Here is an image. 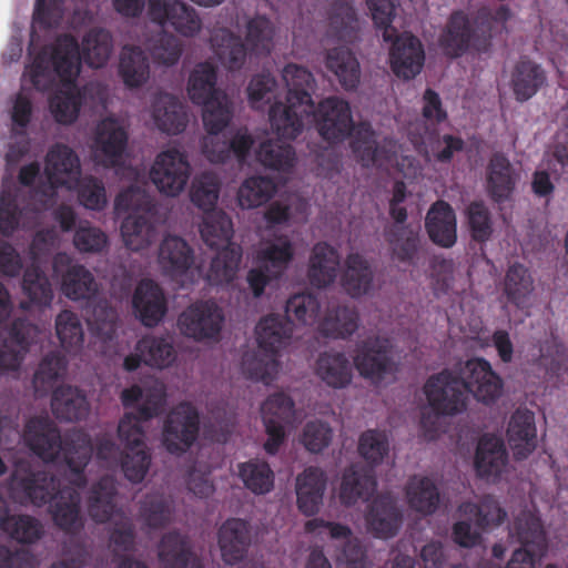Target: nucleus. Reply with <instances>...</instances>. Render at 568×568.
Here are the masks:
<instances>
[{"mask_svg":"<svg viewBox=\"0 0 568 568\" xmlns=\"http://www.w3.org/2000/svg\"><path fill=\"white\" fill-rule=\"evenodd\" d=\"M80 70V44L69 33L58 36L52 44L43 47L30 65V81L37 90H49L53 73L64 85L50 99V111L60 124H71L78 119L85 98L87 87L79 89L75 85Z\"/></svg>","mask_w":568,"mask_h":568,"instance_id":"obj_1","label":"nucleus"},{"mask_svg":"<svg viewBox=\"0 0 568 568\" xmlns=\"http://www.w3.org/2000/svg\"><path fill=\"white\" fill-rule=\"evenodd\" d=\"M503 381L484 358L458 362L432 375L424 385L427 403L438 416H454L467 408L468 395L481 403H494L501 394Z\"/></svg>","mask_w":568,"mask_h":568,"instance_id":"obj_2","label":"nucleus"},{"mask_svg":"<svg viewBox=\"0 0 568 568\" xmlns=\"http://www.w3.org/2000/svg\"><path fill=\"white\" fill-rule=\"evenodd\" d=\"M220 190V180L212 172L196 175L190 187L191 202L204 213L201 237L209 247L217 250L207 272L209 282L215 285L232 282L242 260V247L231 242L234 233L231 217L215 209Z\"/></svg>","mask_w":568,"mask_h":568,"instance_id":"obj_3","label":"nucleus"},{"mask_svg":"<svg viewBox=\"0 0 568 568\" xmlns=\"http://www.w3.org/2000/svg\"><path fill=\"white\" fill-rule=\"evenodd\" d=\"M30 449L43 462L63 460L73 474L71 483L79 488L87 485L84 468L89 464L93 445L88 434L72 430L63 437L57 425L47 418H32L26 426Z\"/></svg>","mask_w":568,"mask_h":568,"instance_id":"obj_4","label":"nucleus"},{"mask_svg":"<svg viewBox=\"0 0 568 568\" xmlns=\"http://www.w3.org/2000/svg\"><path fill=\"white\" fill-rule=\"evenodd\" d=\"M12 493L21 504L41 507L50 503L53 523L65 534L75 535L84 527L80 493L72 487L60 488L59 480L47 471H30L17 479Z\"/></svg>","mask_w":568,"mask_h":568,"instance_id":"obj_5","label":"nucleus"},{"mask_svg":"<svg viewBox=\"0 0 568 568\" xmlns=\"http://www.w3.org/2000/svg\"><path fill=\"white\" fill-rule=\"evenodd\" d=\"M141 400L136 410L125 413L118 426L119 439L125 444L128 449L122 459L123 474L129 481L134 484L143 481L152 460L141 423L162 413L166 403L164 387L155 385L146 388Z\"/></svg>","mask_w":568,"mask_h":568,"instance_id":"obj_6","label":"nucleus"},{"mask_svg":"<svg viewBox=\"0 0 568 568\" xmlns=\"http://www.w3.org/2000/svg\"><path fill=\"white\" fill-rule=\"evenodd\" d=\"M282 78L287 88L286 101L275 102L270 106V123L280 136L296 139L314 110L312 92L315 79L306 68L295 63L285 65Z\"/></svg>","mask_w":568,"mask_h":568,"instance_id":"obj_7","label":"nucleus"},{"mask_svg":"<svg viewBox=\"0 0 568 568\" xmlns=\"http://www.w3.org/2000/svg\"><path fill=\"white\" fill-rule=\"evenodd\" d=\"M372 19L377 29L383 30L385 42H393L389 60L393 72L405 80L414 79L425 61V52L420 40L412 33L397 36L392 26L395 6L392 0H367Z\"/></svg>","mask_w":568,"mask_h":568,"instance_id":"obj_8","label":"nucleus"},{"mask_svg":"<svg viewBox=\"0 0 568 568\" xmlns=\"http://www.w3.org/2000/svg\"><path fill=\"white\" fill-rule=\"evenodd\" d=\"M291 338V326L277 316H265L256 326L257 352H246L242 357L243 374L252 381L270 384L276 376L280 349Z\"/></svg>","mask_w":568,"mask_h":568,"instance_id":"obj_9","label":"nucleus"},{"mask_svg":"<svg viewBox=\"0 0 568 568\" xmlns=\"http://www.w3.org/2000/svg\"><path fill=\"white\" fill-rule=\"evenodd\" d=\"M116 494L113 477H101L90 489L88 513L95 523L111 521V544L119 550L129 551L134 547L135 527L131 517L116 507Z\"/></svg>","mask_w":568,"mask_h":568,"instance_id":"obj_10","label":"nucleus"},{"mask_svg":"<svg viewBox=\"0 0 568 568\" xmlns=\"http://www.w3.org/2000/svg\"><path fill=\"white\" fill-rule=\"evenodd\" d=\"M217 74L209 63H200L189 78L187 94L194 104L203 106V123L211 131L225 129L233 115L227 95L216 88Z\"/></svg>","mask_w":568,"mask_h":568,"instance_id":"obj_11","label":"nucleus"},{"mask_svg":"<svg viewBox=\"0 0 568 568\" xmlns=\"http://www.w3.org/2000/svg\"><path fill=\"white\" fill-rule=\"evenodd\" d=\"M144 197L139 190L129 187L115 197V210L129 212L121 224V235L125 246L131 251L149 247L158 237L156 226L148 211H140Z\"/></svg>","mask_w":568,"mask_h":568,"instance_id":"obj_12","label":"nucleus"},{"mask_svg":"<svg viewBox=\"0 0 568 568\" xmlns=\"http://www.w3.org/2000/svg\"><path fill=\"white\" fill-rule=\"evenodd\" d=\"M509 536L521 547L513 552L506 568H535L536 560L547 552L548 542L542 523L529 510L517 515L509 528Z\"/></svg>","mask_w":568,"mask_h":568,"instance_id":"obj_13","label":"nucleus"},{"mask_svg":"<svg viewBox=\"0 0 568 568\" xmlns=\"http://www.w3.org/2000/svg\"><path fill=\"white\" fill-rule=\"evenodd\" d=\"M354 365L361 376L379 384L397 372L394 345L383 336L367 337L356 344Z\"/></svg>","mask_w":568,"mask_h":568,"instance_id":"obj_14","label":"nucleus"},{"mask_svg":"<svg viewBox=\"0 0 568 568\" xmlns=\"http://www.w3.org/2000/svg\"><path fill=\"white\" fill-rule=\"evenodd\" d=\"M200 433V414L187 402L178 404L166 415L162 428V445L172 455L186 453Z\"/></svg>","mask_w":568,"mask_h":568,"instance_id":"obj_15","label":"nucleus"},{"mask_svg":"<svg viewBox=\"0 0 568 568\" xmlns=\"http://www.w3.org/2000/svg\"><path fill=\"white\" fill-rule=\"evenodd\" d=\"M224 323L223 310L212 300L196 301L178 316L180 333L196 342L216 338Z\"/></svg>","mask_w":568,"mask_h":568,"instance_id":"obj_16","label":"nucleus"},{"mask_svg":"<svg viewBox=\"0 0 568 568\" xmlns=\"http://www.w3.org/2000/svg\"><path fill=\"white\" fill-rule=\"evenodd\" d=\"M321 138L331 145L347 140L354 126L351 105L338 97H328L321 101L311 113Z\"/></svg>","mask_w":568,"mask_h":568,"instance_id":"obj_17","label":"nucleus"},{"mask_svg":"<svg viewBox=\"0 0 568 568\" xmlns=\"http://www.w3.org/2000/svg\"><path fill=\"white\" fill-rule=\"evenodd\" d=\"M261 414L267 435L264 450L275 455L285 442V426L294 420L295 404L285 393H274L262 404Z\"/></svg>","mask_w":568,"mask_h":568,"instance_id":"obj_18","label":"nucleus"},{"mask_svg":"<svg viewBox=\"0 0 568 568\" xmlns=\"http://www.w3.org/2000/svg\"><path fill=\"white\" fill-rule=\"evenodd\" d=\"M190 174L187 156L172 148L158 154L150 171V179L161 193L176 196L185 187Z\"/></svg>","mask_w":568,"mask_h":568,"instance_id":"obj_19","label":"nucleus"},{"mask_svg":"<svg viewBox=\"0 0 568 568\" xmlns=\"http://www.w3.org/2000/svg\"><path fill=\"white\" fill-rule=\"evenodd\" d=\"M44 173L48 185L43 195L53 196L60 186L73 190L81 175L80 159L70 146L57 143L47 153Z\"/></svg>","mask_w":568,"mask_h":568,"instance_id":"obj_20","label":"nucleus"},{"mask_svg":"<svg viewBox=\"0 0 568 568\" xmlns=\"http://www.w3.org/2000/svg\"><path fill=\"white\" fill-rule=\"evenodd\" d=\"M126 130L114 118L103 119L97 126L92 158L97 165L105 169L120 166L128 146Z\"/></svg>","mask_w":568,"mask_h":568,"instance_id":"obj_21","label":"nucleus"},{"mask_svg":"<svg viewBox=\"0 0 568 568\" xmlns=\"http://www.w3.org/2000/svg\"><path fill=\"white\" fill-rule=\"evenodd\" d=\"M148 16L152 22L171 26L184 37L195 36L202 27L195 9L181 0H149Z\"/></svg>","mask_w":568,"mask_h":568,"instance_id":"obj_22","label":"nucleus"},{"mask_svg":"<svg viewBox=\"0 0 568 568\" xmlns=\"http://www.w3.org/2000/svg\"><path fill=\"white\" fill-rule=\"evenodd\" d=\"M135 317L146 327H155L168 312V301L163 288L151 278L141 280L132 296Z\"/></svg>","mask_w":568,"mask_h":568,"instance_id":"obj_23","label":"nucleus"},{"mask_svg":"<svg viewBox=\"0 0 568 568\" xmlns=\"http://www.w3.org/2000/svg\"><path fill=\"white\" fill-rule=\"evenodd\" d=\"M328 530L333 539H343L345 544L337 556V568H366V551L357 538H352V530L348 526L326 521L322 518H313L305 524L306 532L313 534L318 529Z\"/></svg>","mask_w":568,"mask_h":568,"instance_id":"obj_24","label":"nucleus"},{"mask_svg":"<svg viewBox=\"0 0 568 568\" xmlns=\"http://www.w3.org/2000/svg\"><path fill=\"white\" fill-rule=\"evenodd\" d=\"M403 515L395 499L388 494L378 495L365 514L367 530L377 538L394 537L402 526Z\"/></svg>","mask_w":568,"mask_h":568,"instance_id":"obj_25","label":"nucleus"},{"mask_svg":"<svg viewBox=\"0 0 568 568\" xmlns=\"http://www.w3.org/2000/svg\"><path fill=\"white\" fill-rule=\"evenodd\" d=\"M384 235L394 260L413 266L417 265L426 245L418 225H393L385 230Z\"/></svg>","mask_w":568,"mask_h":568,"instance_id":"obj_26","label":"nucleus"},{"mask_svg":"<svg viewBox=\"0 0 568 568\" xmlns=\"http://www.w3.org/2000/svg\"><path fill=\"white\" fill-rule=\"evenodd\" d=\"M217 541L225 564L234 565L242 561L252 541L248 521L241 518L226 519L219 529Z\"/></svg>","mask_w":568,"mask_h":568,"instance_id":"obj_27","label":"nucleus"},{"mask_svg":"<svg viewBox=\"0 0 568 568\" xmlns=\"http://www.w3.org/2000/svg\"><path fill=\"white\" fill-rule=\"evenodd\" d=\"M507 436L514 457L517 460L526 459L537 447L535 414L528 409H517L510 417Z\"/></svg>","mask_w":568,"mask_h":568,"instance_id":"obj_28","label":"nucleus"},{"mask_svg":"<svg viewBox=\"0 0 568 568\" xmlns=\"http://www.w3.org/2000/svg\"><path fill=\"white\" fill-rule=\"evenodd\" d=\"M508 454L504 442L495 436H483L477 445L474 466L478 477L497 479L505 470Z\"/></svg>","mask_w":568,"mask_h":568,"instance_id":"obj_29","label":"nucleus"},{"mask_svg":"<svg viewBox=\"0 0 568 568\" xmlns=\"http://www.w3.org/2000/svg\"><path fill=\"white\" fill-rule=\"evenodd\" d=\"M425 227L433 243L442 247H452L457 240L456 214L445 201H436L428 210Z\"/></svg>","mask_w":568,"mask_h":568,"instance_id":"obj_30","label":"nucleus"},{"mask_svg":"<svg viewBox=\"0 0 568 568\" xmlns=\"http://www.w3.org/2000/svg\"><path fill=\"white\" fill-rule=\"evenodd\" d=\"M327 477L324 470L310 466L296 478V496L298 509L306 516L320 510L326 489Z\"/></svg>","mask_w":568,"mask_h":568,"instance_id":"obj_31","label":"nucleus"},{"mask_svg":"<svg viewBox=\"0 0 568 568\" xmlns=\"http://www.w3.org/2000/svg\"><path fill=\"white\" fill-rule=\"evenodd\" d=\"M546 83L544 68L526 57L520 58L511 71L510 84L518 102L530 100Z\"/></svg>","mask_w":568,"mask_h":568,"instance_id":"obj_32","label":"nucleus"},{"mask_svg":"<svg viewBox=\"0 0 568 568\" xmlns=\"http://www.w3.org/2000/svg\"><path fill=\"white\" fill-rule=\"evenodd\" d=\"M339 266L338 252L326 242L314 245L310 256L307 277L312 286L324 288L333 284Z\"/></svg>","mask_w":568,"mask_h":568,"instance_id":"obj_33","label":"nucleus"},{"mask_svg":"<svg viewBox=\"0 0 568 568\" xmlns=\"http://www.w3.org/2000/svg\"><path fill=\"white\" fill-rule=\"evenodd\" d=\"M152 118L158 129L168 134L183 132L189 122L184 105L170 93H160L154 98Z\"/></svg>","mask_w":568,"mask_h":568,"instance_id":"obj_34","label":"nucleus"},{"mask_svg":"<svg viewBox=\"0 0 568 568\" xmlns=\"http://www.w3.org/2000/svg\"><path fill=\"white\" fill-rule=\"evenodd\" d=\"M377 486L373 468L353 465L345 469L341 483L339 498L344 505L367 500Z\"/></svg>","mask_w":568,"mask_h":568,"instance_id":"obj_35","label":"nucleus"},{"mask_svg":"<svg viewBox=\"0 0 568 568\" xmlns=\"http://www.w3.org/2000/svg\"><path fill=\"white\" fill-rule=\"evenodd\" d=\"M159 559L164 568H204L192 552L186 537L178 531L163 535L159 544Z\"/></svg>","mask_w":568,"mask_h":568,"instance_id":"obj_36","label":"nucleus"},{"mask_svg":"<svg viewBox=\"0 0 568 568\" xmlns=\"http://www.w3.org/2000/svg\"><path fill=\"white\" fill-rule=\"evenodd\" d=\"M516 178L508 158L496 152L487 166V190L490 197L503 203L510 197L515 190Z\"/></svg>","mask_w":568,"mask_h":568,"instance_id":"obj_37","label":"nucleus"},{"mask_svg":"<svg viewBox=\"0 0 568 568\" xmlns=\"http://www.w3.org/2000/svg\"><path fill=\"white\" fill-rule=\"evenodd\" d=\"M51 408L58 419L77 422L88 415L90 405L85 394L81 389L62 385L52 393Z\"/></svg>","mask_w":568,"mask_h":568,"instance_id":"obj_38","label":"nucleus"},{"mask_svg":"<svg viewBox=\"0 0 568 568\" xmlns=\"http://www.w3.org/2000/svg\"><path fill=\"white\" fill-rule=\"evenodd\" d=\"M294 246L287 235L266 241L257 252V263L273 276L281 278L294 258Z\"/></svg>","mask_w":568,"mask_h":568,"instance_id":"obj_39","label":"nucleus"},{"mask_svg":"<svg viewBox=\"0 0 568 568\" xmlns=\"http://www.w3.org/2000/svg\"><path fill=\"white\" fill-rule=\"evenodd\" d=\"M374 272L368 261L359 253H351L345 261L341 283L352 297H361L373 287Z\"/></svg>","mask_w":568,"mask_h":568,"instance_id":"obj_40","label":"nucleus"},{"mask_svg":"<svg viewBox=\"0 0 568 568\" xmlns=\"http://www.w3.org/2000/svg\"><path fill=\"white\" fill-rule=\"evenodd\" d=\"M159 262L168 275H183L194 262L193 251L182 237L169 235L160 245Z\"/></svg>","mask_w":568,"mask_h":568,"instance_id":"obj_41","label":"nucleus"},{"mask_svg":"<svg viewBox=\"0 0 568 568\" xmlns=\"http://www.w3.org/2000/svg\"><path fill=\"white\" fill-rule=\"evenodd\" d=\"M471 38L473 29L468 17L463 11H455L440 36L439 44L447 57L458 58L468 50Z\"/></svg>","mask_w":568,"mask_h":568,"instance_id":"obj_42","label":"nucleus"},{"mask_svg":"<svg viewBox=\"0 0 568 568\" xmlns=\"http://www.w3.org/2000/svg\"><path fill=\"white\" fill-rule=\"evenodd\" d=\"M316 375L332 388H344L352 382V366L344 353L324 352L320 354L315 367Z\"/></svg>","mask_w":568,"mask_h":568,"instance_id":"obj_43","label":"nucleus"},{"mask_svg":"<svg viewBox=\"0 0 568 568\" xmlns=\"http://www.w3.org/2000/svg\"><path fill=\"white\" fill-rule=\"evenodd\" d=\"M406 497L409 507L425 516L433 515L440 501L436 484L427 476L410 477L406 486Z\"/></svg>","mask_w":568,"mask_h":568,"instance_id":"obj_44","label":"nucleus"},{"mask_svg":"<svg viewBox=\"0 0 568 568\" xmlns=\"http://www.w3.org/2000/svg\"><path fill=\"white\" fill-rule=\"evenodd\" d=\"M22 292L28 297L20 303L24 311L31 306H49L53 300V291L48 276L39 266H29L26 268L22 277Z\"/></svg>","mask_w":568,"mask_h":568,"instance_id":"obj_45","label":"nucleus"},{"mask_svg":"<svg viewBox=\"0 0 568 568\" xmlns=\"http://www.w3.org/2000/svg\"><path fill=\"white\" fill-rule=\"evenodd\" d=\"M212 47L220 62L230 71L242 69L247 57V47L241 37L222 29L212 37Z\"/></svg>","mask_w":568,"mask_h":568,"instance_id":"obj_46","label":"nucleus"},{"mask_svg":"<svg viewBox=\"0 0 568 568\" xmlns=\"http://www.w3.org/2000/svg\"><path fill=\"white\" fill-rule=\"evenodd\" d=\"M326 67L333 72L345 90H353L359 83V63L354 53L344 47L333 48L327 52Z\"/></svg>","mask_w":568,"mask_h":568,"instance_id":"obj_47","label":"nucleus"},{"mask_svg":"<svg viewBox=\"0 0 568 568\" xmlns=\"http://www.w3.org/2000/svg\"><path fill=\"white\" fill-rule=\"evenodd\" d=\"M119 74L128 88L143 85L150 75L149 59L139 47H124L119 63Z\"/></svg>","mask_w":568,"mask_h":568,"instance_id":"obj_48","label":"nucleus"},{"mask_svg":"<svg viewBox=\"0 0 568 568\" xmlns=\"http://www.w3.org/2000/svg\"><path fill=\"white\" fill-rule=\"evenodd\" d=\"M460 515L474 520L480 529L498 526L507 517L498 500L491 495H485L478 504L465 501L458 507Z\"/></svg>","mask_w":568,"mask_h":568,"instance_id":"obj_49","label":"nucleus"},{"mask_svg":"<svg viewBox=\"0 0 568 568\" xmlns=\"http://www.w3.org/2000/svg\"><path fill=\"white\" fill-rule=\"evenodd\" d=\"M139 516L148 528L161 529L171 524L174 506L163 494L149 493L140 501Z\"/></svg>","mask_w":568,"mask_h":568,"instance_id":"obj_50","label":"nucleus"},{"mask_svg":"<svg viewBox=\"0 0 568 568\" xmlns=\"http://www.w3.org/2000/svg\"><path fill=\"white\" fill-rule=\"evenodd\" d=\"M349 148L356 160L365 168L374 165L378 155L377 134L366 121L354 123L348 135Z\"/></svg>","mask_w":568,"mask_h":568,"instance_id":"obj_51","label":"nucleus"},{"mask_svg":"<svg viewBox=\"0 0 568 568\" xmlns=\"http://www.w3.org/2000/svg\"><path fill=\"white\" fill-rule=\"evenodd\" d=\"M0 527L12 540L24 545L37 542L44 534L41 521L30 515H3Z\"/></svg>","mask_w":568,"mask_h":568,"instance_id":"obj_52","label":"nucleus"},{"mask_svg":"<svg viewBox=\"0 0 568 568\" xmlns=\"http://www.w3.org/2000/svg\"><path fill=\"white\" fill-rule=\"evenodd\" d=\"M62 293L70 300H90L98 291L93 274L83 265H70L62 274Z\"/></svg>","mask_w":568,"mask_h":568,"instance_id":"obj_53","label":"nucleus"},{"mask_svg":"<svg viewBox=\"0 0 568 568\" xmlns=\"http://www.w3.org/2000/svg\"><path fill=\"white\" fill-rule=\"evenodd\" d=\"M358 328V313L346 305L331 308L320 323V332L332 338H347Z\"/></svg>","mask_w":568,"mask_h":568,"instance_id":"obj_54","label":"nucleus"},{"mask_svg":"<svg viewBox=\"0 0 568 568\" xmlns=\"http://www.w3.org/2000/svg\"><path fill=\"white\" fill-rule=\"evenodd\" d=\"M135 351L144 355V364L150 367L165 368L176 359L172 342L163 336H143L136 342Z\"/></svg>","mask_w":568,"mask_h":568,"instance_id":"obj_55","label":"nucleus"},{"mask_svg":"<svg viewBox=\"0 0 568 568\" xmlns=\"http://www.w3.org/2000/svg\"><path fill=\"white\" fill-rule=\"evenodd\" d=\"M321 311V303L316 295L312 293H300L291 296L285 305V316L270 314L268 316H277L291 326L293 333V320L303 325H313L316 323Z\"/></svg>","mask_w":568,"mask_h":568,"instance_id":"obj_56","label":"nucleus"},{"mask_svg":"<svg viewBox=\"0 0 568 568\" xmlns=\"http://www.w3.org/2000/svg\"><path fill=\"white\" fill-rule=\"evenodd\" d=\"M239 477L255 495H265L274 487V471L267 462L257 458L239 464Z\"/></svg>","mask_w":568,"mask_h":568,"instance_id":"obj_57","label":"nucleus"},{"mask_svg":"<svg viewBox=\"0 0 568 568\" xmlns=\"http://www.w3.org/2000/svg\"><path fill=\"white\" fill-rule=\"evenodd\" d=\"M82 57L91 68H102L110 59L113 39L105 29H92L82 40Z\"/></svg>","mask_w":568,"mask_h":568,"instance_id":"obj_58","label":"nucleus"},{"mask_svg":"<svg viewBox=\"0 0 568 568\" xmlns=\"http://www.w3.org/2000/svg\"><path fill=\"white\" fill-rule=\"evenodd\" d=\"M277 136L280 141L267 140L260 144L256 159L265 168L288 172L294 166L295 151L291 144L282 141L285 138Z\"/></svg>","mask_w":568,"mask_h":568,"instance_id":"obj_59","label":"nucleus"},{"mask_svg":"<svg viewBox=\"0 0 568 568\" xmlns=\"http://www.w3.org/2000/svg\"><path fill=\"white\" fill-rule=\"evenodd\" d=\"M67 358L57 351L48 353L40 362L32 383L36 393L45 395L67 371Z\"/></svg>","mask_w":568,"mask_h":568,"instance_id":"obj_60","label":"nucleus"},{"mask_svg":"<svg viewBox=\"0 0 568 568\" xmlns=\"http://www.w3.org/2000/svg\"><path fill=\"white\" fill-rule=\"evenodd\" d=\"M276 191V185L271 178H247L239 189L237 200L243 209L261 206L270 201Z\"/></svg>","mask_w":568,"mask_h":568,"instance_id":"obj_61","label":"nucleus"},{"mask_svg":"<svg viewBox=\"0 0 568 568\" xmlns=\"http://www.w3.org/2000/svg\"><path fill=\"white\" fill-rule=\"evenodd\" d=\"M534 282L527 267L520 263L509 266L505 277V294L508 302L521 307L534 290Z\"/></svg>","mask_w":568,"mask_h":568,"instance_id":"obj_62","label":"nucleus"},{"mask_svg":"<svg viewBox=\"0 0 568 568\" xmlns=\"http://www.w3.org/2000/svg\"><path fill=\"white\" fill-rule=\"evenodd\" d=\"M274 28L270 19L263 16L252 18L246 24L245 41L250 51L256 55L271 53Z\"/></svg>","mask_w":568,"mask_h":568,"instance_id":"obj_63","label":"nucleus"},{"mask_svg":"<svg viewBox=\"0 0 568 568\" xmlns=\"http://www.w3.org/2000/svg\"><path fill=\"white\" fill-rule=\"evenodd\" d=\"M16 187L3 185L0 193V234L10 236L18 229L23 210L18 204Z\"/></svg>","mask_w":568,"mask_h":568,"instance_id":"obj_64","label":"nucleus"}]
</instances>
